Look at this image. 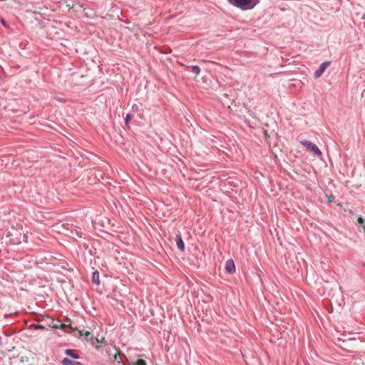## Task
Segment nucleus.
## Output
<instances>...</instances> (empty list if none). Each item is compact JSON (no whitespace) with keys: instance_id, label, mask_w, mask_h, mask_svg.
Listing matches in <instances>:
<instances>
[{"instance_id":"obj_7","label":"nucleus","mask_w":365,"mask_h":365,"mask_svg":"<svg viewBox=\"0 0 365 365\" xmlns=\"http://www.w3.org/2000/svg\"><path fill=\"white\" fill-rule=\"evenodd\" d=\"M92 282L96 284H99V273L97 270L94 271L92 274Z\"/></svg>"},{"instance_id":"obj_2","label":"nucleus","mask_w":365,"mask_h":365,"mask_svg":"<svg viewBox=\"0 0 365 365\" xmlns=\"http://www.w3.org/2000/svg\"><path fill=\"white\" fill-rule=\"evenodd\" d=\"M301 143L303 145H304L307 149L312 151L315 155H317L318 156L322 155L321 150L319 149V148L315 144L312 143V142L305 140L301 141Z\"/></svg>"},{"instance_id":"obj_14","label":"nucleus","mask_w":365,"mask_h":365,"mask_svg":"<svg viewBox=\"0 0 365 365\" xmlns=\"http://www.w3.org/2000/svg\"><path fill=\"white\" fill-rule=\"evenodd\" d=\"M37 329H44L45 327L43 325L38 324L36 327Z\"/></svg>"},{"instance_id":"obj_12","label":"nucleus","mask_w":365,"mask_h":365,"mask_svg":"<svg viewBox=\"0 0 365 365\" xmlns=\"http://www.w3.org/2000/svg\"><path fill=\"white\" fill-rule=\"evenodd\" d=\"M54 328H58V327H60L61 329H63L64 327H66V324H60V325H58V324H55L53 326Z\"/></svg>"},{"instance_id":"obj_1","label":"nucleus","mask_w":365,"mask_h":365,"mask_svg":"<svg viewBox=\"0 0 365 365\" xmlns=\"http://www.w3.org/2000/svg\"><path fill=\"white\" fill-rule=\"evenodd\" d=\"M235 6L242 9H252L255 4H252V0H229Z\"/></svg>"},{"instance_id":"obj_13","label":"nucleus","mask_w":365,"mask_h":365,"mask_svg":"<svg viewBox=\"0 0 365 365\" xmlns=\"http://www.w3.org/2000/svg\"><path fill=\"white\" fill-rule=\"evenodd\" d=\"M0 21L5 27H8V24L4 19H1Z\"/></svg>"},{"instance_id":"obj_5","label":"nucleus","mask_w":365,"mask_h":365,"mask_svg":"<svg viewBox=\"0 0 365 365\" xmlns=\"http://www.w3.org/2000/svg\"><path fill=\"white\" fill-rule=\"evenodd\" d=\"M176 245H177V247L180 251H184L185 245H184V242L180 235H177V237H176Z\"/></svg>"},{"instance_id":"obj_10","label":"nucleus","mask_w":365,"mask_h":365,"mask_svg":"<svg viewBox=\"0 0 365 365\" xmlns=\"http://www.w3.org/2000/svg\"><path fill=\"white\" fill-rule=\"evenodd\" d=\"M132 118V115L130 114H127L125 118V126L127 128H129L130 126H129V122L130 120V119Z\"/></svg>"},{"instance_id":"obj_15","label":"nucleus","mask_w":365,"mask_h":365,"mask_svg":"<svg viewBox=\"0 0 365 365\" xmlns=\"http://www.w3.org/2000/svg\"><path fill=\"white\" fill-rule=\"evenodd\" d=\"M358 221L359 223L362 224L363 223V219L361 217H359L358 219Z\"/></svg>"},{"instance_id":"obj_6","label":"nucleus","mask_w":365,"mask_h":365,"mask_svg":"<svg viewBox=\"0 0 365 365\" xmlns=\"http://www.w3.org/2000/svg\"><path fill=\"white\" fill-rule=\"evenodd\" d=\"M62 364L63 365H83V364L81 362H79V361H71L68 358H64L63 360H62Z\"/></svg>"},{"instance_id":"obj_9","label":"nucleus","mask_w":365,"mask_h":365,"mask_svg":"<svg viewBox=\"0 0 365 365\" xmlns=\"http://www.w3.org/2000/svg\"><path fill=\"white\" fill-rule=\"evenodd\" d=\"M187 68H189L195 76L200 73V68L198 66H187Z\"/></svg>"},{"instance_id":"obj_16","label":"nucleus","mask_w":365,"mask_h":365,"mask_svg":"<svg viewBox=\"0 0 365 365\" xmlns=\"http://www.w3.org/2000/svg\"><path fill=\"white\" fill-rule=\"evenodd\" d=\"M89 334H90V332H89V331H86V332H85V335H86V336H88Z\"/></svg>"},{"instance_id":"obj_17","label":"nucleus","mask_w":365,"mask_h":365,"mask_svg":"<svg viewBox=\"0 0 365 365\" xmlns=\"http://www.w3.org/2000/svg\"><path fill=\"white\" fill-rule=\"evenodd\" d=\"M362 19H365V13L362 15Z\"/></svg>"},{"instance_id":"obj_11","label":"nucleus","mask_w":365,"mask_h":365,"mask_svg":"<svg viewBox=\"0 0 365 365\" xmlns=\"http://www.w3.org/2000/svg\"><path fill=\"white\" fill-rule=\"evenodd\" d=\"M135 365H146V362L143 359H138Z\"/></svg>"},{"instance_id":"obj_3","label":"nucleus","mask_w":365,"mask_h":365,"mask_svg":"<svg viewBox=\"0 0 365 365\" xmlns=\"http://www.w3.org/2000/svg\"><path fill=\"white\" fill-rule=\"evenodd\" d=\"M330 65V61H325L323 62L319 67L315 71L314 73V78H319L322 73L324 72L326 68Z\"/></svg>"},{"instance_id":"obj_18","label":"nucleus","mask_w":365,"mask_h":365,"mask_svg":"<svg viewBox=\"0 0 365 365\" xmlns=\"http://www.w3.org/2000/svg\"><path fill=\"white\" fill-rule=\"evenodd\" d=\"M77 235H78V237H81V235H80L78 232H77Z\"/></svg>"},{"instance_id":"obj_4","label":"nucleus","mask_w":365,"mask_h":365,"mask_svg":"<svg viewBox=\"0 0 365 365\" xmlns=\"http://www.w3.org/2000/svg\"><path fill=\"white\" fill-rule=\"evenodd\" d=\"M225 270L229 274H232L235 272V265L232 259H229L226 262Z\"/></svg>"},{"instance_id":"obj_8","label":"nucleus","mask_w":365,"mask_h":365,"mask_svg":"<svg viewBox=\"0 0 365 365\" xmlns=\"http://www.w3.org/2000/svg\"><path fill=\"white\" fill-rule=\"evenodd\" d=\"M65 354L75 359H78L80 358V356L78 354L74 353V351L73 349H66L65 351Z\"/></svg>"}]
</instances>
